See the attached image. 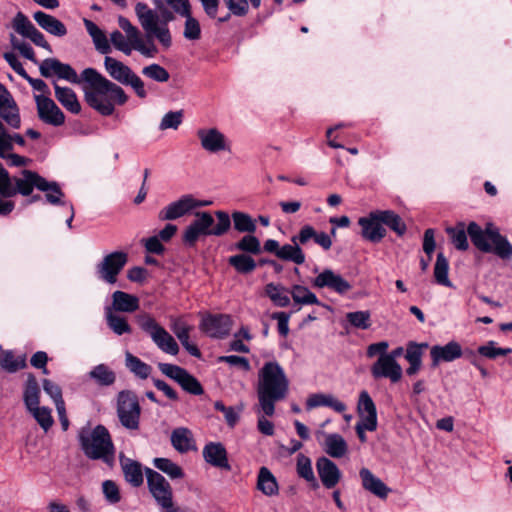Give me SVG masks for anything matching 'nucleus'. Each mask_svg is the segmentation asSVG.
<instances>
[{
	"label": "nucleus",
	"instance_id": "2",
	"mask_svg": "<svg viewBox=\"0 0 512 512\" xmlns=\"http://www.w3.org/2000/svg\"><path fill=\"white\" fill-rule=\"evenodd\" d=\"M268 360L263 364L258 381L259 404L266 416H272L275 403L286 398L289 391V380L284 369L275 359H269V353H262Z\"/></svg>",
	"mask_w": 512,
	"mask_h": 512
},
{
	"label": "nucleus",
	"instance_id": "63",
	"mask_svg": "<svg viewBox=\"0 0 512 512\" xmlns=\"http://www.w3.org/2000/svg\"><path fill=\"white\" fill-rule=\"evenodd\" d=\"M215 215L218 219V222L215 226H211V232L214 236H220L227 232L230 228L231 219L228 213L224 211H217Z\"/></svg>",
	"mask_w": 512,
	"mask_h": 512
},
{
	"label": "nucleus",
	"instance_id": "42",
	"mask_svg": "<svg viewBox=\"0 0 512 512\" xmlns=\"http://www.w3.org/2000/svg\"><path fill=\"white\" fill-rule=\"evenodd\" d=\"M449 262L442 252L437 254L436 263L434 266V278L437 284L445 287H453L452 282L448 277Z\"/></svg>",
	"mask_w": 512,
	"mask_h": 512
},
{
	"label": "nucleus",
	"instance_id": "14",
	"mask_svg": "<svg viewBox=\"0 0 512 512\" xmlns=\"http://www.w3.org/2000/svg\"><path fill=\"white\" fill-rule=\"evenodd\" d=\"M209 203L210 202L208 201L197 200L190 194L183 195L178 200L171 202L161 209L159 211L158 218L161 221L175 220L185 216L195 208L207 206Z\"/></svg>",
	"mask_w": 512,
	"mask_h": 512
},
{
	"label": "nucleus",
	"instance_id": "25",
	"mask_svg": "<svg viewBox=\"0 0 512 512\" xmlns=\"http://www.w3.org/2000/svg\"><path fill=\"white\" fill-rule=\"evenodd\" d=\"M111 298V305L106 306L105 309H110L112 312L133 313L139 309L140 301L135 295L117 290L112 293Z\"/></svg>",
	"mask_w": 512,
	"mask_h": 512
},
{
	"label": "nucleus",
	"instance_id": "48",
	"mask_svg": "<svg viewBox=\"0 0 512 512\" xmlns=\"http://www.w3.org/2000/svg\"><path fill=\"white\" fill-rule=\"evenodd\" d=\"M0 117L13 129H19L21 127V117L17 103L1 106Z\"/></svg>",
	"mask_w": 512,
	"mask_h": 512
},
{
	"label": "nucleus",
	"instance_id": "50",
	"mask_svg": "<svg viewBox=\"0 0 512 512\" xmlns=\"http://www.w3.org/2000/svg\"><path fill=\"white\" fill-rule=\"evenodd\" d=\"M380 215H382L383 225L388 226L399 236L404 235L406 232V225L398 214L392 210H382Z\"/></svg>",
	"mask_w": 512,
	"mask_h": 512
},
{
	"label": "nucleus",
	"instance_id": "47",
	"mask_svg": "<svg viewBox=\"0 0 512 512\" xmlns=\"http://www.w3.org/2000/svg\"><path fill=\"white\" fill-rule=\"evenodd\" d=\"M89 376L101 386H109L115 381V373L108 368L105 364L95 366L90 372Z\"/></svg>",
	"mask_w": 512,
	"mask_h": 512
},
{
	"label": "nucleus",
	"instance_id": "18",
	"mask_svg": "<svg viewBox=\"0 0 512 512\" xmlns=\"http://www.w3.org/2000/svg\"><path fill=\"white\" fill-rule=\"evenodd\" d=\"M312 285L318 289L327 288L339 295L346 294L352 288V285L341 274L328 268L313 279Z\"/></svg>",
	"mask_w": 512,
	"mask_h": 512
},
{
	"label": "nucleus",
	"instance_id": "8",
	"mask_svg": "<svg viewBox=\"0 0 512 512\" xmlns=\"http://www.w3.org/2000/svg\"><path fill=\"white\" fill-rule=\"evenodd\" d=\"M104 67L112 79L122 85L131 86L139 98H146L147 91L143 80L129 66L111 56H106Z\"/></svg>",
	"mask_w": 512,
	"mask_h": 512
},
{
	"label": "nucleus",
	"instance_id": "19",
	"mask_svg": "<svg viewBox=\"0 0 512 512\" xmlns=\"http://www.w3.org/2000/svg\"><path fill=\"white\" fill-rule=\"evenodd\" d=\"M145 474L149 491L157 504L160 506L169 503V500L173 499L172 488L169 482L164 476L151 468H146Z\"/></svg>",
	"mask_w": 512,
	"mask_h": 512
},
{
	"label": "nucleus",
	"instance_id": "64",
	"mask_svg": "<svg viewBox=\"0 0 512 512\" xmlns=\"http://www.w3.org/2000/svg\"><path fill=\"white\" fill-rule=\"evenodd\" d=\"M428 348L427 343L410 342L407 345L405 359L408 362H422L423 349Z\"/></svg>",
	"mask_w": 512,
	"mask_h": 512
},
{
	"label": "nucleus",
	"instance_id": "31",
	"mask_svg": "<svg viewBox=\"0 0 512 512\" xmlns=\"http://www.w3.org/2000/svg\"><path fill=\"white\" fill-rule=\"evenodd\" d=\"M33 19L44 31L53 36L63 37L67 34L66 26L50 14L43 11H36L33 14Z\"/></svg>",
	"mask_w": 512,
	"mask_h": 512
},
{
	"label": "nucleus",
	"instance_id": "29",
	"mask_svg": "<svg viewBox=\"0 0 512 512\" xmlns=\"http://www.w3.org/2000/svg\"><path fill=\"white\" fill-rule=\"evenodd\" d=\"M317 471L323 485L330 489L340 480V470L337 465L326 457H321L316 463Z\"/></svg>",
	"mask_w": 512,
	"mask_h": 512
},
{
	"label": "nucleus",
	"instance_id": "44",
	"mask_svg": "<svg viewBox=\"0 0 512 512\" xmlns=\"http://www.w3.org/2000/svg\"><path fill=\"white\" fill-rule=\"evenodd\" d=\"M277 257L284 261H291L295 264L301 265L305 262V254L300 248L298 243L285 244L280 247Z\"/></svg>",
	"mask_w": 512,
	"mask_h": 512
},
{
	"label": "nucleus",
	"instance_id": "7",
	"mask_svg": "<svg viewBox=\"0 0 512 512\" xmlns=\"http://www.w3.org/2000/svg\"><path fill=\"white\" fill-rule=\"evenodd\" d=\"M13 185L16 193L28 196L33 191V188L45 193V199L52 205H66L63 200L64 194L61 191L57 182L47 181L45 178L30 170H23L20 178L15 179Z\"/></svg>",
	"mask_w": 512,
	"mask_h": 512
},
{
	"label": "nucleus",
	"instance_id": "6",
	"mask_svg": "<svg viewBox=\"0 0 512 512\" xmlns=\"http://www.w3.org/2000/svg\"><path fill=\"white\" fill-rule=\"evenodd\" d=\"M467 233L473 245L480 251L492 252L502 260L512 258V244L506 236L500 234L498 229L486 228L483 230L476 222H470Z\"/></svg>",
	"mask_w": 512,
	"mask_h": 512
},
{
	"label": "nucleus",
	"instance_id": "43",
	"mask_svg": "<svg viewBox=\"0 0 512 512\" xmlns=\"http://www.w3.org/2000/svg\"><path fill=\"white\" fill-rule=\"evenodd\" d=\"M265 292L278 307H287L290 304V290L281 285L270 283L266 286Z\"/></svg>",
	"mask_w": 512,
	"mask_h": 512
},
{
	"label": "nucleus",
	"instance_id": "62",
	"mask_svg": "<svg viewBox=\"0 0 512 512\" xmlns=\"http://www.w3.org/2000/svg\"><path fill=\"white\" fill-rule=\"evenodd\" d=\"M478 352L480 355L489 358L495 359L499 356H505L511 352L510 348H499L495 346L493 341H490L487 345L480 346L478 348Z\"/></svg>",
	"mask_w": 512,
	"mask_h": 512
},
{
	"label": "nucleus",
	"instance_id": "37",
	"mask_svg": "<svg viewBox=\"0 0 512 512\" xmlns=\"http://www.w3.org/2000/svg\"><path fill=\"white\" fill-rule=\"evenodd\" d=\"M84 25L88 34L93 39L96 49L102 54L109 53L111 46L105 33L91 20L84 19Z\"/></svg>",
	"mask_w": 512,
	"mask_h": 512
},
{
	"label": "nucleus",
	"instance_id": "17",
	"mask_svg": "<svg viewBox=\"0 0 512 512\" xmlns=\"http://www.w3.org/2000/svg\"><path fill=\"white\" fill-rule=\"evenodd\" d=\"M381 212L382 210L372 211L358 220L362 237L372 243L380 242L386 235Z\"/></svg>",
	"mask_w": 512,
	"mask_h": 512
},
{
	"label": "nucleus",
	"instance_id": "1",
	"mask_svg": "<svg viewBox=\"0 0 512 512\" xmlns=\"http://www.w3.org/2000/svg\"><path fill=\"white\" fill-rule=\"evenodd\" d=\"M84 83L81 86L87 104L103 116H110L115 104L123 105L128 96L125 91L94 68L83 70Z\"/></svg>",
	"mask_w": 512,
	"mask_h": 512
},
{
	"label": "nucleus",
	"instance_id": "59",
	"mask_svg": "<svg viewBox=\"0 0 512 512\" xmlns=\"http://www.w3.org/2000/svg\"><path fill=\"white\" fill-rule=\"evenodd\" d=\"M13 29L21 36L27 38L29 34L36 28L26 15L22 12H18L13 21Z\"/></svg>",
	"mask_w": 512,
	"mask_h": 512
},
{
	"label": "nucleus",
	"instance_id": "16",
	"mask_svg": "<svg viewBox=\"0 0 512 512\" xmlns=\"http://www.w3.org/2000/svg\"><path fill=\"white\" fill-rule=\"evenodd\" d=\"M39 119L51 126H61L65 122V115L56 103L46 95H34Z\"/></svg>",
	"mask_w": 512,
	"mask_h": 512
},
{
	"label": "nucleus",
	"instance_id": "58",
	"mask_svg": "<svg viewBox=\"0 0 512 512\" xmlns=\"http://www.w3.org/2000/svg\"><path fill=\"white\" fill-rule=\"evenodd\" d=\"M234 229L238 232H252L255 229L254 220L246 213L236 211L232 214Z\"/></svg>",
	"mask_w": 512,
	"mask_h": 512
},
{
	"label": "nucleus",
	"instance_id": "51",
	"mask_svg": "<svg viewBox=\"0 0 512 512\" xmlns=\"http://www.w3.org/2000/svg\"><path fill=\"white\" fill-rule=\"evenodd\" d=\"M28 411L44 431H48L52 427L54 421L51 415V409L38 405Z\"/></svg>",
	"mask_w": 512,
	"mask_h": 512
},
{
	"label": "nucleus",
	"instance_id": "49",
	"mask_svg": "<svg viewBox=\"0 0 512 512\" xmlns=\"http://www.w3.org/2000/svg\"><path fill=\"white\" fill-rule=\"evenodd\" d=\"M346 320L353 328L366 330L371 326V313L368 310L348 312Z\"/></svg>",
	"mask_w": 512,
	"mask_h": 512
},
{
	"label": "nucleus",
	"instance_id": "55",
	"mask_svg": "<svg viewBox=\"0 0 512 512\" xmlns=\"http://www.w3.org/2000/svg\"><path fill=\"white\" fill-rule=\"evenodd\" d=\"M229 264L240 273H248L255 268L253 258L246 253L231 256L229 258Z\"/></svg>",
	"mask_w": 512,
	"mask_h": 512
},
{
	"label": "nucleus",
	"instance_id": "33",
	"mask_svg": "<svg viewBox=\"0 0 512 512\" xmlns=\"http://www.w3.org/2000/svg\"><path fill=\"white\" fill-rule=\"evenodd\" d=\"M54 90L56 99L66 110L73 114H78L81 111L77 95L71 88L54 83Z\"/></svg>",
	"mask_w": 512,
	"mask_h": 512
},
{
	"label": "nucleus",
	"instance_id": "22",
	"mask_svg": "<svg viewBox=\"0 0 512 512\" xmlns=\"http://www.w3.org/2000/svg\"><path fill=\"white\" fill-rule=\"evenodd\" d=\"M357 413L360 422H365L368 431L372 432L377 429L378 419L376 405L366 390H362L359 393Z\"/></svg>",
	"mask_w": 512,
	"mask_h": 512
},
{
	"label": "nucleus",
	"instance_id": "60",
	"mask_svg": "<svg viewBox=\"0 0 512 512\" xmlns=\"http://www.w3.org/2000/svg\"><path fill=\"white\" fill-rule=\"evenodd\" d=\"M142 74L156 82H167L169 80L168 71L159 64L153 63L142 69Z\"/></svg>",
	"mask_w": 512,
	"mask_h": 512
},
{
	"label": "nucleus",
	"instance_id": "36",
	"mask_svg": "<svg viewBox=\"0 0 512 512\" xmlns=\"http://www.w3.org/2000/svg\"><path fill=\"white\" fill-rule=\"evenodd\" d=\"M104 312L107 326L114 334L121 336L132 333V327L125 316L112 312L110 309H104Z\"/></svg>",
	"mask_w": 512,
	"mask_h": 512
},
{
	"label": "nucleus",
	"instance_id": "15",
	"mask_svg": "<svg viewBox=\"0 0 512 512\" xmlns=\"http://www.w3.org/2000/svg\"><path fill=\"white\" fill-rule=\"evenodd\" d=\"M40 74L49 78L52 75H57L59 78L69 81L73 84L83 85V71L80 75L69 65L60 62L55 58H47L39 65Z\"/></svg>",
	"mask_w": 512,
	"mask_h": 512
},
{
	"label": "nucleus",
	"instance_id": "32",
	"mask_svg": "<svg viewBox=\"0 0 512 512\" xmlns=\"http://www.w3.org/2000/svg\"><path fill=\"white\" fill-rule=\"evenodd\" d=\"M171 444L179 453H187L197 449L193 434L186 427H178L172 431Z\"/></svg>",
	"mask_w": 512,
	"mask_h": 512
},
{
	"label": "nucleus",
	"instance_id": "13",
	"mask_svg": "<svg viewBox=\"0 0 512 512\" xmlns=\"http://www.w3.org/2000/svg\"><path fill=\"white\" fill-rule=\"evenodd\" d=\"M158 367L165 376L176 381L183 390L193 395L203 394L204 390L200 382L184 368L169 363H159Z\"/></svg>",
	"mask_w": 512,
	"mask_h": 512
},
{
	"label": "nucleus",
	"instance_id": "4",
	"mask_svg": "<svg viewBox=\"0 0 512 512\" xmlns=\"http://www.w3.org/2000/svg\"><path fill=\"white\" fill-rule=\"evenodd\" d=\"M118 25L124 33L114 30L110 34V42L116 50L127 56L137 51L145 58H154L158 54L156 40L147 38L145 41L141 31L129 19L119 16Z\"/></svg>",
	"mask_w": 512,
	"mask_h": 512
},
{
	"label": "nucleus",
	"instance_id": "10",
	"mask_svg": "<svg viewBox=\"0 0 512 512\" xmlns=\"http://www.w3.org/2000/svg\"><path fill=\"white\" fill-rule=\"evenodd\" d=\"M141 408L137 396L131 391H121L117 398V415L120 423L129 430L139 428Z\"/></svg>",
	"mask_w": 512,
	"mask_h": 512
},
{
	"label": "nucleus",
	"instance_id": "11",
	"mask_svg": "<svg viewBox=\"0 0 512 512\" xmlns=\"http://www.w3.org/2000/svg\"><path fill=\"white\" fill-rule=\"evenodd\" d=\"M196 135L201 148L210 154L231 152V141L217 127L200 128L197 130Z\"/></svg>",
	"mask_w": 512,
	"mask_h": 512
},
{
	"label": "nucleus",
	"instance_id": "56",
	"mask_svg": "<svg viewBox=\"0 0 512 512\" xmlns=\"http://www.w3.org/2000/svg\"><path fill=\"white\" fill-rule=\"evenodd\" d=\"M214 408L223 413L224 419L227 423V425L231 428L235 427V425L238 423L241 413L240 407H232V406H225L223 402L216 401L214 403Z\"/></svg>",
	"mask_w": 512,
	"mask_h": 512
},
{
	"label": "nucleus",
	"instance_id": "23",
	"mask_svg": "<svg viewBox=\"0 0 512 512\" xmlns=\"http://www.w3.org/2000/svg\"><path fill=\"white\" fill-rule=\"evenodd\" d=\"M200 329L213 338H223L231 329V318L228 315H207L203 317Z\"/></svg>",
	"mask_w": 512,
	"mask_h": 512
},
{
	"label": "nucleus",
	"instance_id": "9",
	"mask_svg": "<svg viewBox=\"0 0 512 512\" xmlns=\"http://www.w3.org/2000/svg\"><path fill=\"white\" fill-rule=\"evenodd\" d=\"M139 327L149 334L154 344L163 352L176 355L179 346L175 339L149 314L144 313L136 317Z\"/></svg>",
	"mask_w": 512,
	"mask_h": 512
},
{
	"label": "nucleus",
	"instance_id": "46",
	"mask_svg": "<svg viewBox=\"0 0 512 512\" xmlns=\"http://www.w3.org/2000/svg\"><path fill=\"white\" fill-rule=\"evenodd\" d=\"M153 464L158 470L168 475L171 479H181L184 477L183 469L168 458H155Z\"/></svg>",
	"mask_w": 512,
	"mask_h": 512
},
{
	"label": "nucleus",
	"instance_id": "54",
	"mask_svg": "<svg viewBox=\"0 0 512 512\" xmlns=\"http://www.w3.org/2000/svg\"><path fill=\"white\" fill-rule=\"evenodd\" d=\"M183 118L184 112L182 110L169 111L162 117L159 123V130H177L179 126L182 124Z\"/></svg>",
	"mask_w": 512,
	"mask_h": 512
},
{
	"label": "nucleus",
	"instance_id": "52",
	"mask_svg": "<svg viewBox=\"0 0 512 512\" xmlns=\"http://www.w3.org/2000/svg\"><path fill=\"white\" fill-rule=\"evenodd\" d=\"M0 366L8 372H16L26 367V356L15 357L11 351H6L0 361Z\"/></svg>",
	"mask_w": 512,
	"mask_h": 512
},
{
	"label": "nucleus",
	"instance_id": "41",
	"mask_svg": "<svg viewBox=\"0 0 512 512\" xmlns=\"http://www.w3.org/2000/svg\"><path fill=\"white\" fill-rule=\"evenodd\" d=\"M23 400L27 410L40 405L39 385L36 378L32 374H30L27 378L23 393Z\"/></svg>",
	"mask_w": 512,
	"mask_h": 512
},
{
	"label": "nucleus",
	"instance_id": "40",
	"mask_svg": "<svg viewBox=\"0 0 512 512\" xmlns=\"http://www.w3.org/2000/svg\"><path fill=\"white\" fill-rule=\"evenodd\" d=\"M25 145V139L18 133L10 134L3 122L0 120V157L4 158L5 153L13 149V144Z\"/></svg>",
	"mask_w": 512,
	"mask_h": 512
},
{
	"label": "nucleus",
	"instance_id": "39",
	"mask_svg": "<svg viewBox=\"0 0 512 512\" xmlns=\"http://www.w3.org/2000/svg\"><path fill=\"white\" fill-rule=\"evenodd\" d=\"M325 452L333 458H341L347 452L345 439L336 433L325 436Z\"/></svg>",
	"mask_w": 512,
	"mask_h": 512
},
{
	"label": "nucleus",
	"instance_id": "45",
	"mask_svg": "<svg viewBox=\"0 0 512 512\" xmlns=\"http://www.w3.org/2000/svg\"><path fill=\"white\" fill-rule=\"evenodd\" d=\"M125 364L130 372L141 379L148 378L152 370L150 365L129 352L125 355Z\"/></svg>",
	"mask_w": 512,
	"mask_h": 512
},
{
	"label": "nucleus",
	"instance_id": "53",
	"mask_svg": "<svg viewBox=\"0 0 512 512\" xmlns=\"http://www.w3.org/2000/svg\"><path fill=\"white\" fill-rule=\"evenodd\" d=\"M447 233L451 238L453 245L458 250H466L468 248L467 231L463 223H459L456 227L447 228Z\"/></svg>",
	"mask_w": 512,
	"mask_h": 512
},
{
	"label": "nucleus",
	"instance_id": "20",
	"mask_svg": "<svg viewBox=\"0 0 512 512\" xmlns=\"http://www.w3.org/2000/svg\"><path fill=\"white\" fill-rule=\"evenodd\" d=\"M371 375L374 379L386 378L391 383H397L402 378L403 370L397 360L380 355L371 366Z\"/></svg>",
	"mask_w": 512,
	"mask_h": 512
},
{
	"label": "nucleus",
	"instance_id": "5",
	"mask_svg": "<svg viewBox=\"0 0 512 512\" xmlns=\"http://www.w3.org/2000/svg\"><path fill=\"white\" fill-rule=\"evenodd\" d=\"M78 440L85 456L91 460H102L108 465L114 462L115 448L107 428L97 425L94 428L83 427Z\"/></svg>",
	"mask_w": 512,
	"mask_h": 512
},
{
	"label": "nucleus",
	"instance_id": "30",
	"mask_svg": "<svg viewBox=\"0 0 512 512\" xmlns=\"http://www.w3.org/2000/svg\"><path fill=\"white\" fill-rule=\"evenodd\" d=\"M205 461L214 467L230 470L225 447L221 443L211 442L203 448Z\"/></svg>",
	"mask_w": 512,
	"mask_h": 512
},
{
	"label": "nucleus",
	"instance_id": "61",
	"mask_svg": "<svg viewBox=\"0 0 512 512\" xmlns=\"http://www.w3.org/2000/svg\"><path fill=\"white\" fill-rule=\"evenodd\" d=\"M171 330L176 335L182 345H186L189 341V333L192 326L188 325L181 318L173 319L171 322Z\"/></svg>",
	"mask_w": 512,
	"mask_h": 512
},
{
	"label": "nucleus",
	"instance_id": "38",
	"mask_svg": "<svg viewBox=\"0 0 512 512\" xmlns=\"http://www.w3.org/2000/svg\"><path fill=\"white\" fill-rule=\"evenodd\" d=\"M121 466L124 472L125 480L134 487H139L143 483V472L141 465L131 459H121Z\"/></svg>",
	"mask_w": 512,
	"mask_h": 512
},
{
	"label": "nucleus",
	"instance_id": "27",
	"mask_svg": "<svg viewBox=\"0 0 512 512\" xmlns=\"http://www.w3.org/2000/svg\"><path fill=\"white\" fill-rule=\"evenodd\" d=\"M16 194L8 172L0 166V216L8 215L15 207L13 201L7 199Z\"/></svg>",
	"mask_w": 512,
	"mask_h": 512
},
{
	"label": "nucleus",
	"instance_id": "26",
	"mask_svg": "<svg viewBox=\"0 0 512 512\" xmlns=\"http://www.w3.org/2000/svg\"><path fill=\"white\" fill-rule=\"evenodd\" d=\"M175 15H179L185 19L183 37L190 41H196L201 38V26L199 21L192 15V7L190 2L176 9Z\"/></svg>",
	"mask_w": 512,
	"mask_h": 512
},
{
	"label": "nucleus",
	"instance_id": "28",
	"mask_svg": "<svg viewBox=\"0 0 512 512\" xmlns=\"http://www.w3.org/2000/svg\"><path fill=\"white\" fill-rule=\"evenodd\" d=\"M362 487L377 496L380 499H386L391 489L377 476H375L368 468H362L359 471Z\"/></svg>",
	"mask_w": 512,
	"mask_h": 512
},
{
	"label": "nucleus",
	"instance_id": "3",
	"mask_svg": "<svg viewBox=\"0 0 512 512\" xmlns=\"http://www.w3.org/2000/svg\"><path fill=\"white\" fill-rule=\"evenodd\" d=\"M155 9L144 2H137L134 10L146 38L155 39L163 50L173 45L169 23L174 20L173 10L164 6L163 0H152Z\"/></svg>",
	"mask_w": 512,
	"mask_h": 512
},
{
	"label": "nucleus",
	"instance_id": "12",
	"mask_svg": "<svg viewBox=\"0 0 512 512\" xmlns=\"http://www.w3.org/2000/svg\"><path fill=\"white\" fill-rule=\"evenodd\" d=\"M128 261L125 252L115 251L104 256L101 262L96 265L98 277L108 284H114L117 276Z\"/></svg>",
	"mask_w": 512,
	"mask_h": 512
},
{
	"label": "nucleus",
	"instance_id": "21",
	"mask_svg": "<svg viewBox=\"0 0 512 512\" xmlns=\"http://www.w3.org/2000/svg\"><path fill=\"white\" fill-rule=\"evenodd\" d=\"M196 219L186 228L183 240L186 244L192 246L200 236L212 235L211 226L214 219L208 212H197Z\"/></svg>",
	"mask_w": 512,
	"mask_h": 512
},
{
	"label": "nucleus",
	"instance_id": "34",
	"mask_svg": "<svg viewBox=\"0 0 512 512\" xmlns=\"http://www.w3.org/2000/svg\"><path fill=\"white\" fill-rule=\"evenodd\" d=\"M290 296L294 302L292 312L299 311L302 305H320L316 294L302 285H293L290 289Z\"/></svg>",
	"mask_w": 512,
	"mask_h": 512
},
{
	"label": "nucleus",
	"instance_id": "35",
	"mask_svg": "<svg viewBox=\"0 0 512 512\" xmlns=\"http://www.w3.org/2000/svg\"><path fill=\"white\" fill-rule=\"evenodd\" d=\"M258 490L269 497L279 493L278 481L267 467H261L258 471Z\"/></svg>",
	"mask_w": 512,
	"mask_h": 512
},
{
	"label": "nucleus",
	"instance_id": "24",
	"mask_svg": "<svg viewBox=\"0 0 512 512\" xmlns=\"http://www.w3.org/2000/svg\"><path fill=\"white\" fill-rule=\"evenodd\" d=\"M432 367H437L441 362H452L462 356V347L456 341H450L445 345H434L430 349Z\"/></svg>",
	"mask_w": 512,
	"mask_h": 512
},
{
	"label": "nucleus",
	"instance_id": "57",
	"mask_svg": "<svg viewBox=\"0 0 512 512\" xmlns=\"http://www.w3.org/2000/svg\"><path fill=\"white\" fill-rule=\"evenodd\" d=\"M296 470L299 477L305 479L307 482H315L316 478L312 469V463L309 457L304 454H298Z\"/></svg>",
	"mask_w": 512,
	"mask_h": 512
}]
</instances>
